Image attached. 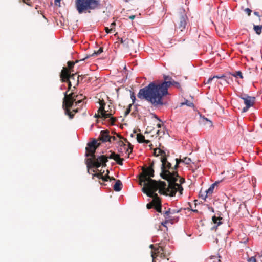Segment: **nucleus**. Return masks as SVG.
I'll return each mask as SVG.
<instances>
[{
	"label": "nucleus",
	"instance_id": "nucleus-1",
	"mask_svg": "<svg viewBox=\"0 0 262 262\" xmlns=\"http://www.w3.org/2000/svg\"><path fill=\"white\" fill-rule=\"evenodd\" d=\"M164 80L163 82L158 84L151 82L147 86L140 89L138 97L146 100L155 106L163 105V97L168 94V88L174 86L177 89H181L180 84L171 77L164 75Z\"/></svg>",
	"mask_w": 262,
	"mask_h": 262
},
{
	"label": "nucleus",
	"instance_id": "nucleus-2",
	"mask_svg": "<svg viewBox=\"0 0 262 262\" xmlns=\"http://www.w3.org/2000/svg\"><path fill=\"white\" fill-rule=\"evenodd\" d=\"M154 155L157 157L161 155L160 160L162 164L160 176L168 181V191L170 192L172 196L175 195L177 192H179L180 194H182L183 188L181 184L185 182V179L181 178L177 171H170L171 164L167 161L169 152L168 151L167 153L163 149L157 148L154 149Z\"/></svg>",
	"mask_w": 262,
	"mask_h": 262
},
{
	"label": "nucleus",
	"instance_id": "nucleus-3",
	"mask_svg": "<svg viewBox=\"0 0 262 262\" xmlns=\"http://www.w3.org/2000/svg\"><path fill=\"white\" fill-rule=\"evenodd\" d=\"M154 162L149 163L147 167L143 166L142 168V172L139 176L140 184L143 183L142 192L144 193L150 192H156L159 190L160 194H169L172 196L169 191H168V187L166 188V184L163 181H157L151 179L154 177Z\"/></svg>",
	"mask_w": 262,
	"mask_h": 262
},
{
	"label": "nucleus",
	"instance_id": "nucleus-4",
	"mask_svg": "<svg viewBox=\"0 0 262 262\" xmlns=\"http://www.w3.org/2000/svg\"><path fill=\"white\" fill-rule=\"evenodd\" d=\"M100 143H98L97 140L94 139L92 141L87 144L85 148V156L89 157L85 159V163L88 168V172L92 168H98L100 166H106V158L104 155L96 157L95 155L96 149L100 146Z\"/></svg>",
	"mask_w": 262,
	"mask_h": 262
},
{
	"label": "nucleus",
	"instance_id": "nucleus-5",
	"mask_svg": "<svg viewBox=\"0 0 262 262\" xmlns=\"http://www.w3.org/2000/svg\"><path fill=\"white\" fill-rule=\"evenodd\" d=\"M64 95L62 107L64 110L65 114L68 115L70 119H72L74 117L75 113L78 111V108L73 109L72 111H71V108L73 106L74 102H75L76 105H78L79 104L82 102V100H79L76 101L78 95H75L73 92L68 94V91H67L64 93Z\"/></svg>",
	"mask_w": 262,
	"mask_h": 262
},
{
	"label": "nucleus",
	"instance_id": "nucleus-6",
	"mask_svg": "<svg viewBox=\"0 0 262 262\" xmlns=\"http://www.w3.org/2000/svg\"><path fill=\"white\" fill-rule=\"evenodd\" d=\"M75 7L79 14L91 12L100 7V0H75Z\"/></svg>",
	"mask_w": 262,
	"mask_h": 262
},
{
	"label": "nucleus",
	"instance_id": "nucleus-7",
	"mask_svg": "<svg viewBox=\"0 0 262 262\" xmlns=\"http://www.w3.org/2000/svg\"><path fill=\"white\" fill-rule=\"evenodd\" d=\"M71 71L67 69V68H63L60 73V77L62 82H67L68 83V90H70L72 85V82L74 84L73 87L75 89L76 86L78 85L80 81V77H76L77 73H71Z\"/></svg>",
	"mask_w": 262,
	"mask_h": 262
},
{
	"label": "nucleus",
	"instance_id": "nucleus-8",
	"mask_svg": "<svg viewBox=\"0 0 262 262\" xmlns=\"http://www.w3.org/2000/svg\"><path fill=\"white\" fill-rule=\"evenodd\" d=\"M188 18L186 14H179L175 19V31L177 34L183 33L186 31V27L187 25Z\"/></svg>",
	"mask_w": 262,
	"mask_h": 262
},
{
	"label": "nucleus",
	"instance_id": "nucleus-9",
	"mask_svg": "<svg viewBox=\"0 0 262 262\" xmlns=\"http://www.w3.org/2000/svg\"><path fill=\"white\" fill-rule=\"evenodd\" d=\"M99 102L100 106L98 111V114H95V117L101 118L103 120H105L113 115L111 112L108 113V111L105 110V103L103 99H99Z\"/></svg>",
	"mask_w": 262,
	"mask_h": 262
},
{
	"label": "nucleus",
	"instance_id": "nucleus-10",
	"mask_svg": "<svg viewBox=\"0 0 262 262\" xmlns=\"http://www.w3.org/2000/svg\"><path fill=\"white\" fill-rule=\"evenodd\" d=\"M149 247L151 249V257L153 259H156L159 257L162 259L165 257V254L164 252V249L162 247L158 246L155 247L154 245H150Z\"/></svg>",
	"mask_w": 262,
	"mask_h": 262
},
{
	"label": "nucleus",
	"instance_id": "nucleus-11",
	"mask_svg": "<svg viewBox=\"0 0 262 262\" xmlns=\"http://www.w3.org/2000/svg\"><path fill=\"white\" fill-rule=\"evenodd\" d=\"M240 98L244 100V103L246 105V106L242 110L243 112H247L250 107L252 106L255 100V97L249 96L246 97L240 96Z\"/></svg>",
	"mask_w": 262,
	"mask_h": 262
},
{
	"label": "nucleus",
	"instance_id": "nucleus-12",
	"mask_svg": "<svg viewBox=\"0 0 262 262\" xmlns=\"http://www.w3.org/2000/svg\"><path fill=\"white\" fill-rule=\"evenodd\" d=\"M146 195L151 198H154V201L157 202L154 208L158 212H161V202L160 198L156 192H150V193H146Z\"/></svg>",
	"mask_w": 262,
	"mask_h": 262
},
{
	"label": "nucleus",
	"instance_id": "nucleus-13",
	"mask_svg": "<svg viewBox=\"0 0 262 262\" xmlns=\"http://www.w3.org/2000/svg\"><path fill=\"white\" fill-rule=\"evenodd\" d=\"M111 152V154L110 156H107L106 155H104V156L106 158L107 162H108V159H114L116 162V163L119 165H122L124 159L123 158H121L120 157L119 155L116 154L115 152Z\"/></svg>",
	"mask_w": 262,
	"mask_h": 262
},
{
	"label": "nucleus",
	"instance_id": "nucleus-14",
	"mask_svg": "<svg viewBox=\"0 0 262 262\" xmlns=\"http://www.w3.org/2000/svg\"><path fill=\"white\" fill-rule=\"evenodd\" d=\"M176 164L174 167L173 168L171 167V168L170 169L172 170L171 172L174 171V170H176L178 168L179 164L181 163H184L186 165H189L191 163V160L190 158L185 157L183 159L177 158L176 159Z\"/></svg>",
	"mask_w": 262,
	"mask_h": 262
},
{
	"label": "nucleus",
	"instance_id": "nucleus-15",
	"mask_svg": "<svg viewBox=\"0 0 262 262\" xmlns=\"http://www.w3.org/2000/svg\"><path fill=\"white\" fill-rule=\"evenodd\" d=\"M110 132L108 130H102L100 132L98 140L102 142H106L110 141Z\"/></svg>",
	"mask_w": 262,
	"mask_h": 262
},
{
	"label": "nucleus",
	"instance_id": "nucleus-16",
	"mask_svg": "<svg viewBox=\"0 0 262 262\" xmlns=\"http://www.w3.org/2000/svg\"><path fill=\"white\" fill-rule=\"evenodd\" d=\"M163 216L165 219L164 223H173L174 220H175V216H172L170 213V209L169 208L167 210L165 211L163 213Z\"/></svg>",
	"mask_w": 262,
	"mask_h": 262
},
{
	"label": "nucleus",
	"instance_id": "nucleus-17",
	"mask_svg": "<svg viewBox=\"0 0 262 262\" xmlns=\"http://www.w3.org/2000/svg\"><path fill=\"white\" fill-rule=\"evenodd\" d=\"M219 183V182H215L214 183L212 184L210 187L205 191L206 194L203 195L202 194H200L201 196L205 199L208 196L211 195L213 192L215 186L217 185Z\"/></svg>",
	"mask_w": 262,
	"mask_h": 262
},
{
	"label": "nucleus",
	"instance_id": "nucleus-18",
	"mask_svg": "<svg viewBox=\"0 0 262 262\" xmlns=\"http://www.w3.org/2000/svg\"><path fill=\"white\" fill-rule=\"evenodd\" d=\"M117 137L120 139H123L125 143H127V146H126L125 147H124V149L126 150V152H127L128 156L132 153L133 149V146L130 144V143L127 140V139L123 138L119 135H117Z\"/></svg>",
	"mask_w": 262,
	"mask_h": 262
},
{
	"label": "nucleus",
	"instance_id": "nucleus-19",
	"mask_svg": "<svg viewBox=\"0 0 262 262\" xmlns=\"http://www.w3.org/2000/svg\"><path fill=\"white\" fill-rule=\"evenodd\" d=\"M109 171L107 170V173L106 175H102V173H101V170L99 173H97L93 174V177H96L99 179H102L103 181H107L108 178H110V176H108Z\"/></svg>",
	"mask_w": 262,
	"mask_h": 262
},
{
	"label": "nucleus",
	"instance_id": "nucleus-20",
	"mask_svg": "<svg viewBox=\"0 0 262 262\" xmlns=\"http://www.w3.org/2000/svg\"><path fill=\"white\" fill-rule=\"evenodd\" d=\"M221 79L219 83L221 85H226L230 83L229 80L231 79L230 77H227L224 75H221Z\"/></svg>",
	"mask_w": 262,
	"mask_h": 262
},
{
	"label": "nucleus",
	"instance_id": "nucleus-21",
	"mask_svg": "<svg viewBox=\"0 0 262 262\" xmlns=\"http://www.w3.org/2000/svg\"><path fill=\"white\" fill-rule=\"evenodd\" d=\"M253 29L257 34L260 35L262 31V24H255L254 23Z\"/></svg>",
	"mask_w": 262,
	"mask_h": 262
},
{
	"label": "nucleus",
	"instance_id": "nucleus-22",
	"mask_svg": "<svg viewBox=\"0 0 262 262\" xmlns=\"http://www.w3.org/2000/svg\"><path fill=\"white\" fill-rule=\"evenodd\" d=\"M122 185L121 181L119 180H117L114 185V190L116 191H120L122 189Z\"/></svg>",
	"mask_w": 262,
	"mask_h": 262
},
{
	"label": "nucleus",
	"instance_id": "nucleus-23",
	"mask_svg": "<svg viewBox=\"0 0 262 262\" xmlns=\"http://www.w3.org/2000/svg\"><path fill=\"white\" fill-rule=\"evenodd\" d=\"M84 59H85V58L80 59L79 60H76L75 62L68 61V68H67V69L69 70V71H71V70L74 67V66L76 63H78V62L81 61H83Z\"/></svg>",
	"mask_w": 262,
	"mask_h": 262
},
{
	"label": "nucleus",
	"instance_id": "nucleus-24",
	"mask_svg": "<svg viewBox=\"0 0 262 262\" xmlns=\"http://www.w3.org/2000/svg\"><path fill=\"white\" fill-rule=\"evenodd\" d=\"M212 222L214 224H216L217 226H219L222 224V222L221 221V220H222V217H216L215 216H213L212 218Z\"/></svg>",
	"mask_w": 262,
	"mask_h": 262
},
{
	"label": "nucleus",
	"instance_id": "nucleus-25",
	"mask_svg": "<svg viewBox=\"0 0 262 262\" xmlns=\"http://www.w3.org/2000/svg\"><path fill=\"white\" fill-rule=\"evenodd\" d=\"M184 105H187L189 107H194V104L188 100H186L185 101V102L181 103L180 104V106H182Z\"/></svg>",
	"mask_w": 262,
	"mask_h": 262
},
{
	"label": "nucleus",
	"instance_id": "nucleus-26",
	"mask_svg": "<svg viewBox=\"0 0 262 262\" xmlns=\"http://www.w3.org/2000/svg\"><path fill=\"white\" fill-rule=\"evenodd\" d=\"M145 137L141 134H138L137 135V140L139 143H143Z\"/></svg>",
	"mask_w": 262,
	"mask_h": 262
},
{
	"label": "nucleus",
	"instance_id": "nucleus-27",
	"mask_svg": "<svg viewBox=\"0 0 262 262\" xmlns=\"http://www.w3.org/2000/svg\"><path fill=\"white\" fill-rule=\"evenodd\" d=\"M153 198L152 201L151 202L148 203L146 205L147 208L148 209H150L153 207L154 208L157 202L154 201V198Z\"/></svg>",
	"mask_w": 262,
	"mask_h": 262
},
{
	"label": "nucleus",
	"instance_id": "nucleus-28",
	"mask_svg": "<svg viewBox=\"0 0 262 262\" xmlns=\"http://www.w3.org/2000/svg\"><path fill=\"white\" fill-rule=\"evenodd\" d=\"M254 14L258 17V19H259V22H257V21H254L255 24H262V16L259 15V12H254Z\"/></svg>",
	"mask_w": 262,
	"mask_h": 262
},
{
	"label": "nucleus",
	"instance_id": "nucleus-29",
	"mask_svg": "<svg viewBox=\"0 0 262 262\" xmlns=\"http://www.w3.org/2000/svg\"><path fill=\"white\" fill-rule=\"evenodd\" d=\"M120 139H121L120 138ZM118 144L119 146H120L121 147H125L126 146V143H125V142L123 140H120L119 141H118Z\"/></svg>",
	"mask_w": 262,
	"mask_h": 262
},
{
	"label": "nucleus",
	"instance_id": "nucleus-30",
	"mask_svg": "<svg viewBox=\"0 0 262 262\" xmlns=\"http://www.w3.org/2000/svg\"><path fill=\"white\" fill-rule=\"evenodd\" d=\"M109 119V123L111 125H114L115 122L117 120V119L115 117H112V116L110 117H108Z\"/></svg>",
	"mask_w": 262,
	"mask_h": 262
},
{
	"label": "nucleus",
	"instance_id": "nucleus-31",
	"mask_svg": "<svg viewBox=\"0 0 262 262\" xmlns=\"http://www.w3.org/2000/svg\"><path fill=\"white\" fill-rule=\"evenodd\" d=\"M120 42L122 44H123V43H129V42L134 43V41L132 39H129L128 38H126L124 40H123V39L121 38L120 40Z\"/></svg>",
	"mask_w": 262,
	"mask_h": 262
},
{
	"label": "nucleus",
	"instance_id": "nucleus-32",
	"mask_svg": "<svg viewBox=\"0 0 262 262\" xmlns=\"http://www.w3.org/2000/svg\"><path fill=\"white\" fill-rule=\"evenodd\" d=\"M232 75L234 77L238 76L242 79L243 78L242 73L241 71H237L234 74H232Z\"/></svg>",
	"mask_w": 262,
	"mask_h": 262
},
{
	"label": "nucleus",
	"instance_id": "nucleus-33",
	"mask_svg": "<svg viewBox=\"0 0 262 262\" xmlns=\"http://www.w3.org/2000/svg\"><path fill=\"white\" fill-rule=\"evenodd\" d=\"M102 52H103V48L100 47L97 52H95L92 54V56H93L94 55H99V54H101Z\"/></svg>",
	"mask_w": 262,
	"mask_h": 262
},
{
	"label": "nucleus",
	"instance_id": "nucleus-34",
	"mask_svg": "<svg viewBox=\"0 0 262 262\" xmlns=\"http://www.w3.org/2000/svg\"><path fill=\"white\" fill-rule=\"evenodd\" d=\"M221 76H213L212 77H210L209 78L208 80H207V83H210L213 79L214 78H217V79H221V78H220Z\"/></svg>",
	"mask_w": 262,
	"mask_h": 262
},
{
	"label": "nucleus",
	"instance_id": "nucleus-35",
	"mask_svg": "<svg viewBox=\"0 0 262 262\" xmlns=\"http://www.w3.org/2000/svg\"><path fill=\"white\" fill-rule=\"evenodd\" d=\"M244 11L247 14V15L248 16H250L251 15V12H252V10L251 9H250L249 8H246L244 10Z\"/></svg>",
	"mask_w": 262,
	"mask_h": 262
},
{
	"label": "nucleus",
	"instance_id": "nucleus-36",
	"mask_svg": "<svg viewBox=\"0 0 262 262\" xmlns=\"http://www.w3.org/2000/svg\"><path fill=\"white\" fill-rule=\"evenodd\" d=\"M130 107H131V104H130L128 108L126 110L125 112V115L126 116L128 114H129V113L130 112Z\"/></svg>",
	"mask_w": 262,
	"mask_h": 262
},
{
	"label": "nucleus",
	"instance_id": "nucleus-37",
	"mask_svg": "<svg viewBox=\"0 0 262 262\" xmlns=\"http://www.w3.org/2000/svg\"><path fill=\"white\" fill-rule=\"evenodd\" d=\"M133 44V43L129 42V43H123V46L129 48L130 47L132 46V45Z\"/></svg>",
	"mask_w": 262,
	"mask_h": 262
},
{
	"label": "nucleus",
	"instance_id": "nucleus-38",
	"mask_svg": "<svg viewBox=\"0 0 262 262\" xmlns=\"http://www.w3.org/2000/svg\"><path fill=\"white\" fill-rule=\"evenodd\" d=\"M248 262H256V259L254 257L252 256L248 259Z\"/></svg>",
	"mask_w": 262,
	"mask_h": 262
},
{
	"label": "nucleus",
	"instance_id": "nucleus-39",
	"mask_svg": "<svg viewBox=\"0 0 262 262\" xmlns=\"http://www.w3.org/2000/svg\"><path fill=\"white\" fill-rule=\"evenodd\" d=\"M105 31L107 33H111L112 31H113V28L109 29L108 27H105Z\"/></svg>",
	"mask_w": 262,
	"mask_h": 262
},
{
	"label": "nucleus",
	"instance_id": "nucleus-40",
	"mask_svg": "<svg viewBox=\"0 0 262 262\" xmlns=\"http://www.w3.org/2000/svg\"><path fill=\"white\" fill-rule=\"evenodd\" d=\"M61 0H55L54 3L55 5L58 6V7H60V2Z\"/></svg>",
	"mask_w": 262,
	"mask_h": 262
},
{
	"label": "nucleus",
	"instance_id": "nucleus-41",
	"mask_svg": "<svg viewBox=\"0 0 262 262\" xmlns=\"http://www.w3.org/2000/svg\"><path fill=\"white\" fill-rule=\"evenodd\" d=\"M179 212V210H177L176 209H172V210L170 209V213L171 214V215H173L177 213H178Z\"/></svg>",
	"mask_w": 262,
	"mask_h": 262
},
{
	"label": "nucleus",
	"instance_id": "nucleus-42",
	"mask_svg": "<svg viewBox=\"0 0 262 262\" xmlns=\"http://www.w3.org/2000/svg\"><path fill=\"white\" fill-rule=\"evenodd\" d=\"M23 1L29 6H31V2L30 0H23Z\"/></svg>",
	"mask_w": 262,
	"mask_h": 262
},
{
	"label": "nucleus",
	"instance_id": "nucleus-43",
	"mask_svg": "<svg viewBox=\"0 0 262 262\" xmlns=\"http://www.w3.org/2000/svg\"><path fill=\"white\" fill-rule=\"evenodd\" d=\"M117 139L115 136H110V141L109 142L111 143L112 141H115Z\"/></svg>",
	"mask_w": 262,
	"mask_h": 262
},
{
	"label": "nucleus",
	"instance_id": "nucleus-44",
	"mask_svg": "<svg viewBox=\"0 0 262 262\" xmlns=\"http://www.w3.org/2000/svg\"><path fill=\"white\" fill-rule=\"evenodd\" d=\"M211 259H213V262H216V260H217L219 262L220 261V259H217V257L215 256H213L211 257Z\"/></svg>",
	"mask_w": 262,
	"mask_h": 262
},
{
	"label": "nucleus",
	"instance_id": "nucleus-45",
	"mask_svg": "<svg viewBox=\"0 0 262 262\" xmlns=\"http://www.w3.org/2000/svg\"><path fill=\"white\" fill-rule=\"evenodd\" d=\"M88 75H78V76L80 77V81H82L83 79L85 78Z\"/></svg>",
	"mask_w": 262,
	"mask_h": 262
},
{
	"label": "nucleus",
	"instance_id": "nucleus-46",
	"mask_svg": "<svg viewBox=\"0 0 262 262\" xmlns=\"http://www.w3.org/2000/svg\"><path fill=\"white\" fill-rule=\"evenodd\" d=\"M115 26H116V23L115 21H114L112 23H111L110 26L111 28H113V30Z\"/></svg>",
	"mask_w": 262,
	"mask_h": 262
},
{
	"label": "nucleus",
	"instance_id": "nucleus-47",
	"mask_svg": "<svg viewBox=\"0 0 262 262\" xmlns=\"http://www.w3.org/2000/svg\"><path fill=\"white\" fill-rule=\"evenodd\" d=\"M131 98L133 100V102L134 103L136 98L133 93L131 95Z\"/></svg>",
	"mask_w": 262,
	"mask_h": 262
},
{
	"label": "nucleus",
	"instance_id": "nucleus-48",
	"mask_svg": "<svg viewBox=\"0 0 262 262\" xmlns=\"http://www.w3.org/2000/svg\"><path fill=\"white\" fill-rule=\"evenodd\" d=\"M161 133L162 132L159 130L157 131V134L159 136L161 137Z\"/></svg>",
	"mask_w": 262,
	"mask_h": 262
},
{
	"label": "nucleus",
	"instance_id": "nucleus-49",
	"mask_svg": "<svg viewBox=\"0 0 262 262\" xmlns=\"http://www.w3.org/2000/svg\"><path fill=\"white\" fill-rule=\"evenodd\" d=\"M150 141L149 140H145V139H144V142H143V143H146V144H148V143H150Z\"/></svg>",
	"mask_w": 262,
	"mask_h": 262
},
{
	"label": "nucleus",
	"instance_id": "nucleus-50",
	"mask_svg": "<svg viewBox=\"0 0 262 262\" xmlns=\"http://www.w3.org/2000/svg\"><path fill=\"white\" fill-rule=\"evenodd\" d=\"M135 18V15H131V16H129V18L130 19H132V20H133Z\"/></svg>",
	"mask_w": 262,
	"mask_h": 262
},
{
	"label": "nucleus",
	"instance_id": "nucleus-51",
	"mask_svg": "<svg viewBox=\"0 0 262 262\" xmlns=\"http://www.w3.org/2000/svg\"><path fill=\"white\" fill-rule=\"evenodd\" d=\"M153 116H154V118H155L157 119H158V120H159L160 121H161V120L158 118V117H157V116L156 115L154 114V115H153Z\"/></svg>",
	"mask_w": 262,
	"mask_h": 262
},
{
	"label": "nucleus",
	"instance_id": "nucleus-52",
	"mask_svg": "<svg viewBox=\"0 0 262 262\" xmlns=\"http://www.w3.org/2000/svg\"><path fill=\"white\" fill-rule=\"evenodd\" d=\"M204 120H206L207 121H208V122H209V123H210V125H212V123H211V122L210 121L208 120L207 118H204Z\"/></svg>",
	"mask_w": 262,
	"mask_h": 262
},
{
	"label": "nucleus",
	"instance_id": "nucleus-53",
	"mask_svg": "<svg viewBox=\"0 0 262 262\" xmlns=\"http://www.w3.org/2000/svg\"><path fill=\"white\" fill-rule=\"evenodd\" d=\"M161 124H157V127H158V128H160V127H161Z\"/></svg>",
	"mask_w": 262,
	"mask_h": 262
},
{
	"label": "nucleus",
	"instance_id": "nucleus-54",
	"mask_svg": "<svg viewBox=\"0 0 262 262\" xmlns=\"http://www.w3.org/2000/svg\"><path fill=\"white\" fill-rule=\"evenodd\" d=\"M166 224H167V223H164V222L162 223V225L163 226H166Z\"/></svg>",
	"mask_w": 262,
	"mask_h": 262
},
{
	"label": "nucleus",
	"instance_id": "nucleus-55",
	"mask_svg": "<svg viewBox=\"0 0 262 262\" xmlns=\"http://www.w3.org/2000/svg\"><path fill=\"white\" fill-rule=\"evenodd\" d=\"M108 179H110V180H115V178H111L110 177V178H108Z\"/></svg>",
	"mask_w": 262,
	"mask_h": 262
},
{
	"label": "nucleus",
	"instance_id": "nucleus-56",
	"mask_svg": "<svg viewBox=\"0 0 262 262\" xmlns=\"http://www.w3.org/2000/svg\"><path fill=\"white\" fill-rule=\"evenodd\" d=\"M254 21H257V22H259V19H258V17H257L256 20H255Z\"/></svg>",
	"mask_w": 262,
	"mask_h": 262
},
{
	"label": "nucleus",
	"instance_id": "nucleus-57",
	"mask_svg": "<svg viewBox=\"0 0 262 262\" xmlns=\"http://www.w3.org/2000/svg\"><path fill=\"white\" fill-rule=\"evenodd\" d=\"M92 171H93V172H95L96 171V170H95V169H93V170H92Z\"/></svg>",
	"mask_w": 262,
	"mask_h": 262
},
{
	"label": "nucleus",
	"instance_id": "nucleus-58",
	"mask_svg": "<svg viewBox=\"0 0 262 262\" xmlns=\"http://www.w3.org/2000/svg\"><path fill=\"white\" fill-rule=\"evenodd\" d=\"M152 262H156V261H155V259H153V258H152Z\"/></svg>",
	"mask_w": 262,
	"mask_h": 262
},
{
	"label": "nucleus",
	"instance_id": "nucleus-59",
	"mask_svg": "<svg viewBox=\"0 0 262 262\" xmlns=\"http://www.w3.org/2000/svg\"><path fill=\"white\" fill-rule=\"evenodd\" d=\"M193 211H194V212H198V210H193Z\"/></svg>",
	"mask_w": 262,
	"mask_h": 262
},
{
	"label": "nucleus",
	"instance_id": "nucleus-60",
	"mask_svg": "<svg viewBox=\"0 0 262 262\" xmlns=\"http://www.w3.org/2000/svg\"><path fill=\"white\" fill-rule=\"evenodd\" d=\"M104 172V170H103V171H101V173H102V174H103Z\"/></svg>",
	"mask_w": 262,
	"mask_h": 262
},
{
	"label": "nucleus",
	"instance_id": "nucleus-61",
	"mask_svg": "<svg viewBox=\"0 0 262 262\" xmlns=\"http://www.w3.org/2000/svg\"><path fill=\"white\" fill-rule=\"evenodd\" d=\"M152 146V144H151V145H150V147H151V146Z\"/></svg>",
	"mask_w": 262,
	"mask_h": 262
},
{
	"label": "nucleus",
	"instance_id": "nucleus-62",
	"mask_svg": "<svg viewBox=\"0 0 262 262\" xmlns=\"http://www.w3.org/2000/svg\"><path fill=\"white\" fill-rule=\"evenodd\" d=\"M261 256H262V253H261Z\"/></svg>",
	"mask_w": 262,
	"mask_h": 262
}]
</instances>
